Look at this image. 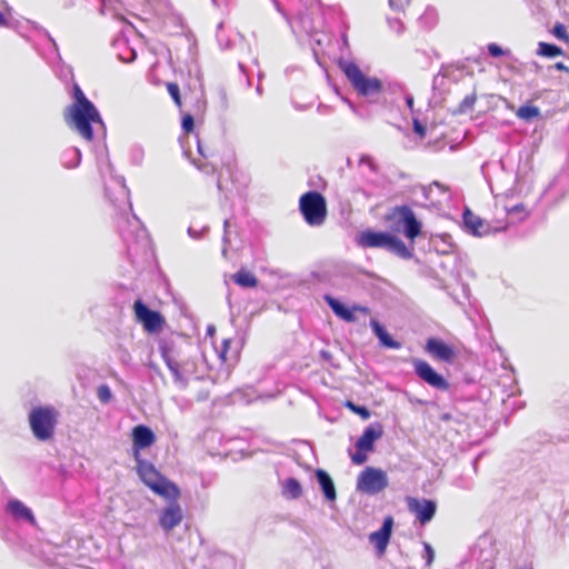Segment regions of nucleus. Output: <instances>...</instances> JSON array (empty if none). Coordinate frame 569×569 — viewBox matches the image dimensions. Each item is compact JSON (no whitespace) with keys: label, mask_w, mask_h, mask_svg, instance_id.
<instances>
[{"label":"nucleus","mask_w":569,"mask_h":569,"mask_svg":"<svg viewBox=\"0 0 569 569\" xmlns=\"http://www.w3.org/2000/svg\"><path fill=\"white\" fill-rule=\"evenodd\" d=\"M488 53L493 58H499L502 56H510L509 50L502 49L499 44L491 42L487 46Z\"/></svg>","instance_id":"36"},{"label":"nucleus","mask_w":569,"mask_h":569,"mask_svg":"<svg viewBox=\"0 0 569 569\" xmlns=\"http://www.w3.org/2000/svg\"><path fill=\"white\" fill-rule=\"evenodd\" d=\"M81 151L77 147H70L62 151L60 160L61 164L67 169H74L81 163Z\"/></svg>","instance_id":"23"},{"label":"nucleus","mask_w":569,"mask_h":569,"mask_svg":"<svg viewBox=\"0 0 569 569\" xmlns=\"http://www.w3.org/2000/svg\"><path fill=\"white\" fill-rule=\"evenodd\" d=\"M232 279L238 286L242 288H254L258 284L257 277L246 269H240L239 271H237L232 276Z\"/></svg>","instance_id":"25"},{"label":"nucleus","mask_w":569,"mask_h":569,"mask_svg":"<svg viewBox=\"0 0 569 569\" xmlns=\"http://www.w3.org/2000/svg\"><path fill=\"white\" fill-rule=\"evenodd\" d=\"M323 300L338 318L349 323L355 322L357 320L355 315L356 311H359L363 315H368L370 312V309L366 306L353 305L352 307H348L339 299L335 298L329 293H326L323 296Z\"/></svg>","instance_id":"15"},{"label":"nucleus","mask_w":569,"mask_h":569,"mask_svg":"<svg viewBox=\"0 0 569 569\" xmlns=\"http://www.w3.org/2000/svg\"><path fill=\"white\" fill-rule=\"evenodd\" d=\"M214 331V328L212 326L208 327V333H211Z\"/></svg>","instance_id":"61"},{"label":"nucleus","mask_w":569,"mask_h":569,"mask_svg":"<svg viewBox=\"0 0 569 569\" xmlns=\"http://www.w3.org/2000/svg\"><path fill=\"white\" fill-rule=\"evenodd\" d=\"M462 228L473 237H485L506 230V226L492 227L491 223L476 216L468 207L462 211Z\"/></svg>","instance_id":"14"},{"label":"nucleus","mask_w":569,"mask_h":569,"mask_svg":"<svg viewBox=\"0 0 569 569\" xmlns=\"http://www.w3.org/2000/svg\"><path fill=\"white\" fill-rule=\"evenodd\" d=\"M516 569H533L532 567H529V568H516Z\"/></svg>","instance_id":"64"},{"label":"nucleus","mask_w":569,"mask_h":569,"mask_svg":"<svg viewBox=\"0 0 569 569\" xmlns=\"http://www.w3.org/2000/svg\"><path fill=\"white\" fill-rule=\"evenodd\" d=\"M256 91L258 94L262 93V87L260 84L257 86Z\"/></svg>","instance_id":"57"},{"label":"nucleus","mask_w":569,"mask_h":569,"mask_svg":"<svg viewBox=\"0 0 569 569\" xmlns=\"http://www.w3.org/2000/svg\"><path fill=\"white\" fill-rule=\"evenodd\" d=\"M359 164H366L369 167V169L372 171V172H377L378 171V167L377 164L375 163L372 157L368 156V154H362L359 159Z\"/></svg>","instance_id":"41"},{"label":"nucleus","mask_w":569,"mask_h":569,"mask_svg":"<svg viewBox=\"0 0 569 569\" xmlns=\"http://www.w3.org/2000/svg\"><path fill=\"white\" fill-rule=\"evenodd\" d=\"M67 124L84 140H93V124L104 129V122L93 102L80 106H69L64 112Z\"/></svg>","instance_id":"4"},{"label":"nucleus","mask_w":569,"mask_h":569,"mask_svg":"<svg viewBox=\"0 0 569 569\" xmlns=\"http://www.w3.org/2000/svg\"><path fill=\"white\" fill-rule=\"evenodd\" d=\"M136 471L141 481L156 495L167 500H178L180 497L179 487L160 473L153 463H142V467L136 468Z\"/></svg>","instance_id":"6"},{"label":"nucleus","mask_w":569,"mask_h":569,"mask_svg":"<svg viewBox=\"0 0 569 569\" xmlns=\"http://www.w3.org/2000/svg\"><path fill=\"white\" fill-rule=\"evenodd\" d=\"M552 34L558 39V40H561L566 43L569 42V33L567 32V29L566 27L560 23V22H557L553 28H552Z\"/></svg>","instance_id":"33"},{"label":"nucleus","mask_w":569,"mask_h":569,"mask_svg":"<svg viewBox=\"0 0 569 569\" xmlns=\"http://www.w3.org/2000/svg\"><path fill=\"white\" fill-rule=\"evenodd\" d=\"M97 396L102 403H108L112 398L110 387L108 385H100L97 389Z\"/></svg>","instance_id":"34"},{"label":"nucleus","mask_w":569,"mask_h":569,"mask_svg":"<svg viewBox=\"0 0 569 569\" xmlns=\"http://www.w3.org/2000/svg\"><path fill=\"white\" fill-rule=\"evenodd\" d=\"M150 368H151L152 370H154V372L160 373V370H159V368H158L157 366H154V365H150Z\"/></svg>","instance_id":"56"},{"label":"nucleus","mask_w":569,"mask_h":569,"mask_svg":"<svg viewBox=\"0 0 569 569\" xmlns=\"http://www.w3.org/2000/svg\"><path fill=\"white\" fill-rule=\"evenodd\" d=\"M6 26H8V20L4 17V14L0 11V27H6Z\"/></svg>","instance_id":"53"},{"label":"nucleus","mask_w":569,"mask_h":569,"mask_svg":"<svg viewBox=\"0 0 569 569\" xmlns=\"http://www.w3.org/2000/svg\"><path fill=\"white\" fill-rule=\"evenodd\" d=\"M338 67L359 96L373 98L382 92V81L376 77L366 76L353 61L339 59Z\"/></svg>","instance_id":"5"},{"label":"nucleus","mask_w":569,"mask_h":569,"mask_svg":"<svg viewBox=\"0 0 569 569\" xmlns=\"http://www.w3.org/2000/svg\"><path fill=\"white\" fill-rule=\"evenodd\" d=\"M383 435L381 423L375 422L365 428L362 435L356 441V451L350 455L352 463L363 465L368 460V452L373 451L375 443Z\"/></svg>","instance_id":"9"},{"label":"nucleus","mask_w":569,"mask_h":569,"mask_svg":"<svg viewBox=\"0 0 569 569\" xmlns=\"http://www.w3.org/2000/svg\"><path fill=\"white\" fill-rule=\"evenodd\" d=\"M413 132L417 133L420 138L426 136L427 129L426 126L422 124L418 119H413Z\"/></svg>","instance_id":"44"},{"label":"nucleus","mask_w":569,"mask_h":569,"mask_svg":"<svg viewBox=\"0 0 569 569\" xmlns=\"http://www.w3.org/2000/svg\"><path fill=\"white\" fill-rule=\"evenodd\" d=\"M302 495V487L296 478H287L282 483V496L287 499L295 500Z\"/></svg>","instance_id":"24"},{"label":"nucleus","mask_w":569,"mask_h":569,"mask_svg":"<svg viewBox=\"0 0 569 569\" xmlns=\"http://www.w3.org/2000/svg\"><path fill=\"white\" fill-rule=\"evenodd\" d=\"M517 116L521 119L530 121L533 119V103L531 100H528L526 104L519 108L517 111Z\"/></svg>","instance_id":"32"},{"label":"nucleus","mask_w":569,"mask_h":569,"mask_svg":"<svg viewBox=\"0 0 569 569\" xmlns=\"http://www.w3.org/2000/svg\"><path fill=\"white\" fill-rule=\"evenodd\" d=\"M209 231V227L204 226L201 230H196L192 227H189L187 232L188 236L194 240L201 239Z\"/></svg>","instance_id":"40"},{"label":"nucleus","mask_w":569,"mask_h":569,"mask_svg":"<svg viewBox=\"0 0 569 569\" xmlns=\"http://www.w3.org/2000/svg\"><path fill=\"white\" fill-rule=\"evenodd\" d=\"M346 407L363 420L369 419L371 416V411L366 406L357 405L351 400L346 402Z\"/></svg>","instance_id":"30"},{"label":"nucleus","mask_w":569,"mask_h":569,"mask_svg":"<svg viewBox=\"0 0 569 569\" xmlns=\"http://www.w3.org/2000/svg\"><path fill=\"white\" fill-rule=\"evenodd\" d=\"M391 535L386 532L385 530H377L370 533L369 540L375 545L377 550L382 553L386 551L387 546L389 543Z\"/></svg>","instance_id":"26"},{"label":"nucleus","mask_w":569,"mask_h":569,"mask_svg":"<svg viewBox=\"0 0 569 569\" xmlns=\"http://www.w3.org/2000/svg\"><path fill=\"white\" fill-rule=\"evenodd\" d=\"M553 68L557 69V70H560V71L569 72V68L567 66H565L562 62H557L553 66Z\"/></svg>","instance_id":"52"},{"label":"nucleus","mask_w":569,"mask_h":569,"mask_svg":"<svg viewBox=\"0 0 569 569\" xmlns=\"http://www.w3.org/2000/svg\"><path fill=\"white\" fill-rule=\"evenodd\" d=\"M220 94H221V98L223 101H226L227 97H226V92L223 90L220 91Z\"/></svg>","instance_id":"59"},{"label":"nucleus","mask_w":569,"mask_h":569,"mask_svg":"<svg viewBox=\"0 0 569 569\" xmlns=\"http://www.w3.org/2000/svg\"><path fill=\"white\" fill-rule=\"evenodd\" d=\"M538 47L537 53L542 57L555 58L563 54V50L553 43L539 42Z\"/></svg>","instance_id":"27"},{"label":"nucleus","mask_w":569,"mask_h":569,"mask_svg":"<svg viewBox=\"0 0 569 569\" xmlns=\"http://www.w3.org/2000/svg\"><path fill=\"white\" fill-rule=\"evenodd\" d=\"M425 350L435 359L447 363H452L456 358L455 348L439 338H428Z\"/></svg>","instance_id":"17"},{"label":"nucleus","mask_w":569,"mask_h":569,"mask_svg":"<svg viewBox=\"0 0 569 569\" xmlns=\"http://www.w3.org/2000/svg\"><path fill=\"white\" fill-rule=\"evenodd\" d=\"M320 357H321L323 360H326V361H330V360H331V358H332L331 353H330L329 351H327V350H321V351H320Z\"/></svg>","instance_id":"51"},{"label":"nucleus","mask_w":569,"mask_h":569,"mask_svg":"<svg viewBox=\"0 0 569 569\" xmlns=\"http://www.w3.org/2000/svg\"><path fill=\"white\" fill-rule=\"evenodd\" d=\"M169 506L164 508L159 517V525L164 531H170L182 520V509L177 500H168Z\"/></svg>","instance_id":"18"},{"label":"nucleus","mask_w":569,"mask_h":569,"mask_svg":"<svg viewBox=\"0 0 569 569\" xmlns=\"http://www.w3.org/2000/svg\"><path fill=\"white\" fill-rule=\"evenodd\" d=\"M476 100H477L476 93L466 96L463 98V100L459 103V106L457 107L455 113L465 114V113L469 112L470 110H472V108L476 103Z\"/></svg>","instance_id":"29"},{"label":"nucleus","mask_w":569,"mask_h":569,"mask_svg":"<svg viewBox=\"0 0 569 569\" xmlns=\"http://www.w3.org/2000/svg\"><path fill=\"white\" fill-rule=\"evenodd\" d=\"M167 89H168V92H169L170 97L174 101V103L178 107H181V96H180V88H179V86L177 83H174V82H168L167 83Z\"/></svg>","instance_id":"35"},{"label":"nucleus","mask_w":569,"mask_h":569,"mask_svg":"<svg viewBox=\"0 0 569 569\" xmlns=\"http://www.w3.org/2000/svg\"><path fill=\"white\" fill-rule=\"evenodd\" d=\"M229 226H230V220L229 219H224L223 221V237H222V242H223V248H222V256L224 258H227V254H228V244L230 243V239H229Z\"/></svg>","instance_id":"38"},{"label":"nucleus","mask_w":569,"mask_h":569,"mask_svg":"<svg viewBox=\"0 0 569 569\" xmlns=\"http://www.w3.org/2000/svg\"><path fill=\"white\" fill-rule=\"evenodd\" d=\"M132 446L137 449H147L156 442V435L146 425H138L131 431Z\"/></svg>","instance_id":"20"},{"label":"nucleus","mask_w":569,"mask_h":569,"mask_svg":"<svg viewBox=\"0 0 569 569\" xmlns=\"http://www.w3.org/2000/svg\"><path fill=\"white\" fill-rule=\"evenodd\" d=\"M423 549H425V559H426V563L429 566L432 563L433 559H435V550L433 548L431 547V545L425 542L423 543Z\"/></svg>","instance_id":"42"},{"label":"nucleus","mask_w":569,"mask_h":569,"mask_svg":"<svg viewBox=\"0 0 569 569\" xmlns=\"http://www.w3.org/2000/svg\"><path fill=\"white\" fill-rule=\"evenodd\" d=\"M30 429L36 439L48 441L54 435L58 412L50 406L33 407L28 416Z\"/></svg>","instance_id":"7"},{"label":"nucleus","mask_w":569,"mask_h":569,"mask_svg":"<svg viewBox=\"0 0 569 569\" xmlns=\"http://www.w3.org/2000/svg\"><path fill=\"white\" fill-rule=\"evenodd\" d=\"M239 68L241 71H244V66L242 63H239Z\"/></svg>","instance_id":"63"},{"label":"nucleus","mask_w":569,"mask_h":569,"mask_svg":"<svg viewBox=\"0 0 569 569\" xmlns=\"http://www.w3.org/2000/svg\"><path fill=\"white\" fill-rule=\"evenodd\" d=\"M48 38H49V41L52 43V46L54 47L56 50H58V46H57V42L56 40L50 36L48 34Z\"/></svg>","instance_id":"55"},{"label":"nucleus","mask_w":569,"mask_h":569,"mask_svg":"<svg viewBox=\"0 0 569 569\" xmlns=\"http://www.w3.org/2000/svg\"><path fill=\"white\" fill-rule=\"evenodd\" d=\"M142 449H137L136 447L132 446V457L137 463L136 468H141L142 467V463H149L150 461L146 460L142 458L140 451Z\"/></svg>","instance_id":"43"},{"label":"nucleus","mask_w":569,"mask_h":569,"mask_svg":"<svg viewBox=\"0 0 569 569\" xmlns=\"http://www.w3.org/2000/svg\"><path fill=\"white\" fill-rule=\"evenodd\" d=\"M299 210L309 226H321L327 217L326 199L316 190L307 191L300 197Z\"/></svg>","instance_id":"8"},{"label":"nucleus","mask_w":569,"mask_h":569,"mask_svg":"<svg viewBox=\"0 0 569 569\" xmlns=\"http://www.w3.org/2000/svg\"><path fill=\"white\" fill-rule=\"evenodd\" d=\"M188 346L173 340H164L159 346L161 358L170 370L173 381L186 388L191 378L200 379L202 361L188 352Z\"/></svg>","instance_id":"2"},{"label":"nucleus","mask_w":569,"mask_h":569,"mask_svg":"<svg viewBox=\"0 0 569 569\" xmlns=\"http://www.w3.org/2000/svg\"><path fill=\"white\" fill-rule=\"evenodd\" d=\"M389 7L395 11H401L403 9V3L401 0H389Z\"/></svg>","instance_id":"46"},{"label":"nucleus","mask_w":569,"mask_h":569,"mask_svg":"<svg viewBox=\"0 0 569 569\" xmlns=\"http://www.w3.org/2000/svg\"><path fill=\"white\" fill-rule=\"evenodd\" d=\"M370 327L375 336L378 338L379 343L383 348L398 350L401 348V342L393 339L392 336L387 331L383 325H381L377 319L370 320Z\"/></svg>","instance_id":"21"},{"label":"nucleus","mask_w":569,"mask_h":569,"mask_svg":"<svg viewBox=\"0 0 569 569\" xmlns=\"http://www.w3.org/2000/svg\"><path fill=\"white\" fill-rule=\"evenodd\" d=\"M356 243L362 249H385L401 259L412 258V251L406 246V243L399 237L389 231L368 228L357 233Z\"/></svg>","instance_id":"3"},{"label":"nucleus","mask_w":569,"mask_h":569,"mask_svg":"<svg viewBox=\"0 0 569 569\" xmlns=\"http://www.w3.org/2000/svg\"><path fill=\"white\" fill-rule=\"evenodd\" d=\"M144 157V151L141 147H133L131 150L132 162L136 164H141Z\"/></svg>","instance_id":"39"},{"label":"nucleus","mask_w":569,"mask_h":569,"mask_svg":"<svg viewBox=\"0 0 569 569\" xmlns=\"http://www.w3.org/2000/svg\"><path fill=\"white\" fill-rule=\"evenodd\" d=\"M433 184H435L436 187H438V188L443 189L442 184H441V183H439V182H437V181H435V182H433Z\"/></svg>","instance_id":"60"},{"label":"nucleus","mask_w":569,"mask_h":569,"mask_svg":"<svg viewBox=\"0 0 569 569\" xmlns=\"http://www.w3.org/2000/svg\"><path fill=\"white\" fill-rule=\"evenodd\" d=\"M389 486L387 472L380 468L366 467L357 478V491L375 496Z\"/></svg>","instance_id":"10"},{"label":"nucleus","mask_w":569,"mask_h":569,"mask_svg":"<svg viewBox=\"0 0 569 569\" xmlns=\"http://www.w3.org/2000/svg\"><path fill=\"white\" fill-rule=\"evenodd\" d=\"M405 101H406L407 107L410 109V111H413V103H415L413 96L410 93L406 94Z\"/></svg>","instance_id":"48"},{"label":"nucleus","mask_w":569,"mask_h":569,"mask_svg":"<svg viewBox=\"0 0 569 569\" xmlns=\"http://www.w3.org/2000/svg\"><path fill=\"white\" fill-rule=\"evenodd\" d=\"M181 128L184 132L190 133L194 129V118L190 113L183 114L181 119Z\"/></svg>","instance_id":"37"},{"label":"nucleus","mask_w":569,"mask_h":569,"mask_svg":"<svg viewBox=\"0 0 569 569\" xmlns=\"http://www.w3.org/2000/svg\"><path fill=\"white\" fill-rule=\"evenodd\" d=\"M118 196L111 197L110 187H106V194L118 211L117 227L122 240L127 243L128 250H132L131 242H148L147 230L142 227L139 218L132 213L130 192L124 183L123 177L114 179Z\"/></svg>","instance_id":"1"},{"label":"nucleus","mask_w":569,"mask_h":569,"mask_svg":"<svg viewBox=\"0 0 569 569\" xmlns=\"http://www.w3.org/2000/svg\"><path fill=\"white\" fill-rule=\"evenodd\" d=\"M119 44L124 46L128 53H118V58L120 61L124 63H131L137 59V52L134 49L129 48L126 40L118 41Z\"/></svg>","instance_id":"31"},{"label":"nucleus","mask_w":569,"mask_h":569,"mask_svg":"<svg viewBox=\"0 0 569 569\" xmlns=\"http://www.w3.org/2000/svg\"><path fill=\"white\" fill-rule=\"evenodd\" d=\"M415 375L425 383L439 391H447L450 387L447 379L437 372L426 360L413 358L411 360Z\"/></svg>","instance_id":"13"},{"label":"nucleus","mask_w":569,"mask_h":569,"mask_svg":"<svg viewBox=\"0 0 569 569\" xmlns=\"http://www.w3.org/2000/svg\"><path fill=\"white\" fill-rule=\"evenodd\" d=\"M71 97L73 102L70 106H80L91 102L77 82L72 84Z\"/></svg>","instance_id":"28"},{"label":"nucleus","mask_w":569,"mask_h":569,"mask_svg":"<svg viewBox=\"0 0 569 569\" xmlns=\"http://www.w3.org/2000/svg\"><path fill=\"white\" fill-rule=\"evenodd\" d=\"M520 159H522V157ZM529 156H527L526 160H521L520 170H523L527 166L529 167Z\"/></svg>","instance_id":"54"},{"label":"nucleus","mask_w":569,"mask_h":569,"mask_svg":"<svg viewBox=\"0 0 569 569\" xmlns=\"http://www.w3.org/2000/svg\"><path fill=\"white\" fill-rule=\"evenodd\" d=\"M387 218L389 220L396 219L397 223L402 226L405 237L412 241L421 233L422 223L418 220L413 210L407 204L395 207Z\"/></svg>","instance_id":"11"},{"label":"nucleus","mask_w":569,"mask_h":569,"mask_svg":"<svg viewBox=\"0 0 569 569\" xmlns=\"http://www.w3.org/2000/svg\"><path fill=\"white\" fill-rule=\"evenodd\" d=\"M392 526H393L392 517H386L383 522H382V526L380 527V530H385L386 532L391 535Z\"/></svg>","instance_id":"45"},{"label":"nucleus","mask_w":569,"mask_h":569,"mask_svg":"<svg viewBox=\"0 0 569 569\" xmlns=\"http://www.w3.org/2000/svg\"><path fill=\"white\" fill-rule=\"evenodd\" d=\"M348 103H349V107H350L353 111H356V108H355L353 103H351V102H348Z\"/></svg>","instance_id":"62"},{"label":"nucleus","mask_w":569,"mask_h":569,"mask_svg":"<svg viewBox=\"0 0 569 569\" xmlns=\"http://www.w3.org/2000/svg\"><path fill=\"white\" fill-rule=\"evenodd\" d=\"M133 312L138 323L149 333H157L164 326V317L157 310L150 309L141 299L133 302Z\"/></svg>","instance_id":"12"},{"label":"nucleus","mask_w":569,"mask_h":569,"mask_svg":"<svg viewBox=\"0 0 569 569\" xmlns=\"http://www.w3.org/2000/svg\"><path fill=\"white\" fill-rule=\"evenodd\" d=\"M212 4L216 7H220V0H211Z\"/></svg>","instance_id":"58"},{"label":"nucleus","mask_w":569,"mask_h":569,"mask_svg":"<svg viewBox=\"0 0 569 569\" xmlns=\"http://www.w3.org/2000/svg\"><path fill=\"white\" fill-rule=\"evenodd\" d=\"M7 511L14 520L36 526V518L32 510L19 499H10L7 503Z\"/></svg>","instance_id":"19"},{"label":"nucleus","mask_w":569,"mask_h":569,"mask_svg":"<svg viewBox=\"0 0 569 569\" xmlns=\"http://www.w3.org/2000/svg\"><path fill=\"white\" fill-rule=\"evenodd\" d=\"M231 341L229 339H226L223 340L222 342V349H221V352H220V357L224 360L226 359V353L228 351V348L230 346Z\"/></svg>","instance_id":"47"},{"label":"nucleus","mask_w":569,"mask_h":569,"mask_svg":"<svg viewBox=\"0 0 569 569\" xmlns=\"http://www.w3.org/2000/svg\"><path fill=\"white\" fill-rule=\"evenodd\" d=\"M408 509L416 515L417 520L421 525L430 522L437 511V503L431 499H418L409 497L407 499Z\"/></svg>","instance_id":"16"},{"label":"nucleus","mask_w":569,"mask_h":569,"mask_svg":"<svg viewBox=\"0 0 569 569\" xmlns=\"http://www.w3.org/2000/svg\"><path fill=\"white\" fill-rule=\"evenodd\" d=\"M521 211H523V206L522 204H516V206H513L512 208H510L508 210V213L509 214H515V213H518V212H521Z\"/></svg>","instance_id":"50"},{"label":"nucleus","mask_w":569,"mask_h":569,"mask_svg":"<svg viewBox=\"0 0 569 569\" xmlns=\"http://www.w3.org/2000/svg\"><path fill=\"white\" fill-rule=\"evenodd\" d=\"M197 147H198V152L203 157V158H207L208 157V153L204 151V147L203 144L201 143L200 139L197 137Z\"/></svg>","instance_id":"49"},{"label":"nucleus","mask_w":569,"mask_h":569,"mask_svg":"<svg viewBox=\"0 0 569 569\" xmlns=\"http://www.w3.org/2000/svg\"><path fill=\"white\" fill-rule=\"evenodd\" d=\"M315 478L328 501H335L337 499V491L331 476L323 469H317L315 471Z\"/></svg>","instance_id":"22"}]
</instances>
